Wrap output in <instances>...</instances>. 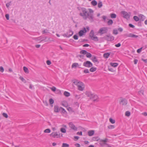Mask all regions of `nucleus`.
<instances>
[{
	"label": "nucleus",
	"instance_id": "nucleus-20",
	"mask_svg": "<svg viewBox=\"0 0 147 147\" xmlns=\"http://www.w3.org/2000/svg\"><path fill=\"white\" fill-rule=\"evenodd\" d=\"M62 104L63 106L65 107H67L68 106V104L66 101H63L62 102Z\"/></svg>",
	"mask_w": 147,
	"mask_h": 147
},
{
	"label": "nucleus",
	"instance_id": "nucleus-56",
	"mask_svg": "<svg viewBox=\"0 0 147 147\" xmlns=\"http://www.w3.org/2000/svg\"><path fill=\"white\" fill-rule=\"evenodd\" d=\"M46 63L48 65H50L51 63V61L49 60H47Z\"/></svg>",
	"mask_w": 147,
	"mask_h": 147
},
{
	"label": "nucleus",
	"instance_id": "nucleus-49",
	"mask_svg": "<svg viewBox=\"0 0 147 147\" xmlns=\"http://www.w3.org/2000/svg\"><path fill=\"white\" fill-rule=\"evenodd\" d=\"M113 34L116 35L118 34L117 30L116 29H114L113 31Z\"/></svg>",
	"mask_w": 147,
	"mask_h": 147
},
{
	"label": "nucleus",
	"instance_id": "nucleus-39",
	"mask_svg": "<svg viewBox=\"0 0 147 147\" xmlns=\"http://www.w3.org/2000/svg\"><path fill=\"white\" fill-rule=\"evenodd\" d=\"M20 79L22 80V82H24V83H26V80L23 77H22V76H20Z\"/></svg>",
	"mask_w": 147,
	"mask_h": 147
},
{
	"label": "nucleus",
	"instance_id": "nucleus-7",
	"mask_svg": "<svg viewBox=\"0 0 147 147\" xmlns=\"http://www.w3.org/2000/svg\"><path fill=\"white\" fill-rule=\"evenodd\" d=\"M50 136L53 138H60L61 137L60 134H58L57 132H53L50 134Z\"/></svg>",
	"mask_w": 147,
	"mask_h": 147
},
{
	"label": "nucleus",
	"instance_id": "nucleus-16",
	"mask_svg": "<svg viewBox=\"0 0 147 147\" xmlns=\"http://www.w3.org/2000/svg\"><path fill=\"white\" fill-rule=\"evenodd\" d=\"M100 138L97 136H95L92 137V141H98L100 140Z\"/></svg>",
	"mask_w": 147,
	"mask_h": 147
},
{
	"label": "nucleus",
	"instance_id": "nucleus-59",
	"mask_svg": "<svg viewBox=\"0 0 147 147\" xmlns=\"http://www.w3.org/2000/svg\"><path fill=\"white\" fill-rule=\"evenodd\" d=\"M142 49V47L140 49H138L137 51V53H140Z\"/></svg>",
	"mask_w": 147,
	"mask_h": 147
},
{
	"label": "nucleus",
	"instance_id": "nucleus-28",
	"mask_svg": "<svg viewBox=\"0 0 147 147\" xmlns=\"http://www.w3.org/2000/svg\"><path fill=\"white\" fill-rule=\"evenodd\" d=\"M64 95L66 97H68L70 95V94L69 92L65 91L64 93Z\"/></svg>",
	"mask_w": 147,
	"mask_h": 147
},
{
	"label": "nucleus",
	"instance_id": "nucleus-18",
	"mask_svg": "<svg viewBox=\"0 0 147 147\" xmlns=\"http://www.w3.org/2000/svg\"><path fill=\"white\" fill-rule=\"evenodd\" d=\"M98 96L96 94H95L94 95V96L93 98H92V99H93V101L94 102L98 101Z\"/></svg>",
	"mask_w": 147,
	"mask_h": 147
},
{
	"label": "nucleus",
	"instance_id": "nucleus-14",
	"mask_svg": "<svg viewBox=\"0 0 147 147\" xmlns=\"http://www.w3.org/2000/svg\"><path fill=\"white\" fill-rule=\"evenodd\" d=\"M54 112L55 113H58L60 109H59V106L57 105H55L54 107Z\"/></svg>",
	"mask_w": 147,
	"mask_h": 147
},
{
	"label": "nucleus",
	"instance_id": "nucleus-8",
	"mask_svg": "<svg viewBox=\"0 0 147 147\" xmlns=\"http://www.w3.org/2000/svg\"><path fill=\"white\" fill-rule=\"evenodd\" d=\"M83 65L87 67H91L92 66V63L89 61H87L83 63Z\"/></svg>",
	"mask_w": 147,
	"mask_h": 147
},
{
	"label": "nucleus",
	"instance_id": "nucleus-40",
	"mask_svg": "<svg viewBox=\"0 0 147 147\" xmlns=\"http://www.w3.org/2000/svg\"><path fill=\"white\" fill-rule=\"evenodd\" d=\"M75 96L77 99H79L81 97V95H80L75 94Z\"/></svg>",
	"mask_w": 147,
	"mask_h": 147
},
{
	"label": "nucleus",
	"instance_id": "nucleus-33",
	"mask_svg": "<svg viewBox=\"0 0 147 147\" xmlns=\"http://www.w3.org/2000/svg\"><path fill=\"white\" fill-rule=\"evenodd\" d=\"M60 131L62 133H65L66 132V130L64 128H61L60 129Z\"/></svg>",
	"mask_w": 147,
	"mask_h": 147
},
{
	"label": "nucleus",
	"instance_id": "nucleus-54",
	"mask_svg": "<svg viewBox=\"0 0 147 147\" xmlns=\"http://www.w3.org/2000/svg\"><path fill=\"white\" fill-rule=\"evenodd\" d=\"M42 38V37L40 36L39 37H37V38H35V39H36V41H38V40H41Z\"/></svg>",
	"mask_w": 147,
	"mask_h": 147
},
{
	"label": "nucleus",
	"instance_id": "nucleus-29",
	"mask_svg": "<svg viewBox=\"0 0 147 147\" xmlns=\"http://www.w3.org/2000/svg\"><path fill=\"white\" fill-rule=\"evenodd\" d=\"M91 4L93 6H95L97 4V2L95 0L92 1L91 2Z\"/></svg>",
	"mask_w": 147,
	"mask_h": 147
},
{
	"label": "nucleus",
	"instance_id": "nucleus-62",
	"mask_svg": "<svg viewBox=\"0 0 147 147\" xmlns=\"http://www.w3.org/2000/svg\"><path fill=\"white\" fill-rule=\"evenodd\" d=\"M129 27L133 28H134L135 27V26L134 25L131 24H129Z\"/></svg>",
	"mask_w": 147,
	"mask_h": 147
},
{
	"label": "nucleus",
	"instance_id": "nucleus-5",
	"mask_svg": "<svg viewBox=\"0 0 147 147\" xmlns=\"http://www.w3.org/2000/svg\"><path fill=\"white\" fill-rule=\"evenodd\" d=\"M104 38L108 41L113 40L114 39V37L110 34H108L104 37Z\"/></svg>",
	"mask_w": 147,
	"mask_h": 147
},
{
	"label": "nucleus",
	"instance_id": "nucleus-41",
	"mask_svg": "<svg viewBox=\"0 0 147 147\" xmlns=\"http://www.w3.org/2000/svg\"><path fill=\"white\" fill-rule=\"evenodd\" d=\"M59 109H61L62 110V113H67L66 111L62 107H61Z\"/></svg>",
	"mask_w": 147,
	"mask_h": 147
},
{
	"label": "nucleus",
	"instance_id": "nucleus-47",
	"mask_svg": "<svg viewBox=\"0 0 147 147\" xmlns=\"http://www.w3.org/2000/svg\"><path fill=\"white\" fill-rule=\"evenodd\" d=\"M96 70V68L94 67L91 68L90 69V71L91 72H92Z\"/></svg>",
	"mask_w": 147,
	"mask_h": 147
},
{
	"label": "nucleus",
	"instance_id": "nucleus-55",
	"mask_svg": "<svg viewBox=\"0 0 147 147\" xmlns=\"http://www.w3.org/2000/svg\"><path fill=\"white\" fill-rule=\"evenodd\" d=\"M75 40H77L78 39V36L76 35H75L73 37Z\"/></svg>",
	"mask_w": 147,
	"mask_h": 147
},
{
	"label": "nucleus",
	"instance_id": "nucleus-64",
	"mask_svg": "<svg viewBox=\"0 0 147 147\" xmlns=\"http://www.w3.org/2000/svg\"><path fill=\"white\" fill-rule=\"evenodd\" d=\"M77 134L82 136V131L77 132Z\"/></svg>",
	"mask_w": 147,
	"mask_h": 147
},
{
	"label": "nucleus",
	"instance_id": "nucleus-2",
	"mask_svg": "<svg viewBox=\"0 0 147 147\" xmlns=\"http://www.w3.org/2000/svg\"><path fill=\"white\" fill-rule=\"evenodd\" d=\"M73 82L75 84L77 85L78 90L80 91L83 90L84 87V84L82 82H79L76 80H73Z\"/></svg>",
	"mask_w": 147,
	"mask_h": 147
},
{
	"label": "nucleus",
	"instance_id": "nucleus-63",
	"mask_svg": "<svg viewBox=\"0 0 147 147\" xmlns=\"http://www.w3.org/2000/svg\"><path fill=\"white\" fill-rule=\"evenodd\" d=\"M121 46V44L120 43H118L117 44L115 45V46L116 47H119Z\"/></svg>",
	"mask_w": 147,
	"mask_h": 147
},
{
	"label": "nucleus",
	"instance_id": "nucleus-6",
	"mask_svg": "<svg viewBox=\"0 0 147 147\" xmlns=\"http://www.w3.org/2000/svg\"><path fill=\"white\" fill-rule=\"evenodd\" d=\"M80 53L84 55H86V57L88 58H90L92 57V55L89 53L87 52L85 50L81 51Z\"/></svg>",
	"mask_w": 147,
	"mask_h": 147
},
{
	"label": "nucleus",
	"instance_id": "nucleus-32",
	"mask_svg": "<svg viewBox=\"0 0 147 147\" xmlns=\"http://www.w3.org/2000/svg\"><path fill=\"white\" fill-rule=\"evenodd\" d=\"M110 55V54L109 53H105L104 54V56L105 58H107Z\"/></svg>",
	"mask_w": 147,
	"mask_h": 147
},
{
	"label": "nucleus",
	"instance_id": "nucleus-31",
	"mask_svg": "<svg viewBox=\"0 0 147 147\" xmlns=\"http://www.w3.org/2000/svg\"><path fill=\"white\" fill-rule=\"evenodd\" d=\"M110 16L112 18H115L116 17V15L115 13H111L110 15Z\"/></svg>",
	"mask_w": 147,
	"mask_h": 147
},
{
	"label": "nucleus",
	"instance_id": "nucleus-34",
	"mask_svg": "<svg viewBox=\"0 0 147 147\" xmlns=\"http://www.w3.org/2000/svg\"><path fill=\"white\" fill-rule=\"evenodd\" d=\"M113 21L111 20H109V21L107 22V24L108 25H111L113 23Z\"/></svg>",
	"mask_w": 147,
	"mask_h": 147
},
{
	"label": "nucleus",
	"instance_id": "nucleus-53",
	"mask_svg": "<svg viewBox=\"0 0 147 147\" xmlns=\"http://www.w3.org/2000/svg\"><path fill=\"white\" fill-rule=\"evenodd\" d=\"M50 89L52 91H53V92H55L56 91V88L54 86H53V87L51 88H50Z\"/></svg>",
	"mask_w": 147,
	"mask_h": 147
},
{
	"label": "nucleus",
	"instance_id": "nucleus-4",
	"mask_svg": "<svg viewBox=\"0 0 147 147\" xmlns=\"http://www.w3.org/2000/svg\"><path fill=\"white\" fill-rule=\"evenodd\" d=\"M108 30V28L107 27H103L100 29L98 33L102 35L107 33Z\"/></svg>",
	"mask_w": 147,
	"mask_h": 147
},
{
	"label": "nucleus",
	"instance_id": "nucleus-46",
	"mask_svg": "<svg viewBox=\"0 0 147 147\" xmlns=\"http://www.w3.org/2000/svg\"><path fill=\"white\" fill-rule=\"evenodd\" d=\"M107 127L109 129H113L115 128V126L113 125H110L108 126Z\"/></svg>",
	"mask_w": 147,
	"mask_h": 147
},
{
	"label": "nucleus",
	"instance_id": "nucleus-10",
	"mask_svg": "<svg viewBox=\"0 0 147 147\" xmlns=\"http://www.w3.org/2000/svg\"><path fill=\"white\" fill-rule=\"evenodd\" d=\"M108 139L107 138L105 139V140H100L99 141V144L101 146H103L104 144H106V142H107Z\"/></svg>",
	"mask_w": 147,
	"mask_h": 147
},
{
	"label": "nucleus",
	"instance_id": "nucleus-26",
	"mask_svg": "<svg viewBox=\"0 0 147 147\" xmlns=\"http://www.w3.org/2000/svg\"><path fill=\"white\" fill-rule=\"evenodd\" d=\"M111 65L114 67H117L118 65V63H110Z\"/></svg>",
	"mask_w": 147,
	"mask_h": 147
},
{
	"label": "nucleus",
	"instance_id": "nucleus-57",
	"mask_svg": "<svg viewBox=\"0 0 147 147\" xmlns=\"http://www.w3.org/2000/svg\"><path fill=\"white\" fill-rule=\"evenodd\" d=\"M5 17L8 20L9 19V14H6L5 15Z\"/></svg>",
	"mask_w": 147,
	"mask_h": 147
},
{
	"label": "nucleus",
	"instance_id": "nucleus-25",
	"mask_svg": "<svg viewBox=\"0 0 147 147\" xmlns=\"http://www.w3.org/2000/svg\"><path fill=\"white\" fill-rule=\"evenodd\" d=\"M91 39L95 41H98V38L97 36H94L93 37L91 38Z\"/></svg>",
	"mask_w": 147,
	"mask_h": 147
},
{
	"label": "nucleus",
	"instance_id": "nucleus-3",
	"mask_svg": "<svg viewBox=\"0 0 147 147\" xmlns=\"http://www.w3.org/2000/svg\"><path fill=\"white\" fill-rule=\"evenodd\" d=\"M121 13L123 15V17L127 20L129 19L131 13L130 12H127L125 11H123L121 12Z\"/></svg>",
	"mask_w": 147,
	"mask_h": 147
},
{
	"label": "nucleus",
	"instance_id": "nucleus-60",
	"mask_svg": "<svg viewBox=\"0 0 147 147\" xmlns=\"http://www.w3.org/2000/svg\"><path fill=\"white\" fill-rule=\"evenodd\" d=\"M8 71L9 73H13V70L11 68H9L8 69Z\"/></svg>",
	"mask_w": 147,
	"mask_h": 147
},
{
	"label": "nucleus",
	"instance_id": "nucleus-11",
	"mask_svg": "<svg viewBox=\"0 0 147 147\" xmlns=\"http://www.w3.org/2000/svg\"><path fill=\"white\" fill-rule=\"evenodd\" d=\"M86 96L89 97L90 99L93 98L95 94H92L91 92H86Z\"/></svg>",
	"mask_w": 147,
	"mask_h": 147
},
{
	"label": "nucleus",
	"instance_id": "nucleus-48",
	"mask_svg": "<svg viewBox=\"0 0 147 147\" xmlns=\"http://www.w3.org/2000/svg\"><path fill=\"white\" fill-rule=\"evenodd\" d=\"M138 94L140 95H141V94L143 95L144 94V91L143 90H140L138 92Z\"/></svg>",
	"mask_w": 147,
	"mask_h": 147
},
{
	"label": "nucleus",
	"instance_id": "nucleus-45",
	"mask_svg": "<svg viewBox=\"0 0 147 147\" xmlns=\"http://www.w3.org/2000/svg\"><path fill=\"white\" fill-rule=\"evenodd\" d=\"M130 113L129 111H127L125 113V115L127 117H129L130 115Z\"/></svg>",
	"mask_w": 147,
	"mask_h": 147
},
{
	"label": "nucleus",
	"instance_id": "nucleus-22",
	"mask_svg": "<svg viewBox=\"0 0 147 147\" xmlns=\"http://www.w3.org/2000/svg\"><path fill=\"white\" fill-rule=\"evenodd\" d=\"M86 32H84L83 31L81 30L79 32V34L80 36H81L83 35Z\"/></svg>",
	"mask_w": 147,
	"mask_h": 147
},
{
	"label": "nucleus",
	"instance_id": "nucleus-21",
	"mask_svg": "<svg viewBox=\"0 0 147 147\" xmlns=\"http://www.w3.org/2000/svg\"><path fill=\"white\" fill-rule=\"evenodd\" d=\"M94 36V32L93 30H92L90 31V34H89V36L91 38L93 37Z\"/></svg>",
	"mask_w": 147,
	"mask_h": 147
},
{
	"label": "nucleus",
	"instance_id": "nucleus-9",
	"mask_svg": "<svg viewBox=\"0 0 147 147\" xmlns=\"http://www.w3.org/2000/svg\"><path fill=\"white\" fill-rule=\"evenodd\" d=\"M121 100L119 102V104L122 105H126L127 103V101L125 99L121 98Z\"/></svg>",
	"mask_w": 147,
	"mask_h": 147
},
{
	"label": "nucleus",
	"instance_id": "nucleus-61",
	"mask_svg": "<svg viewBox=\"0 0 147 147\" xmlns=\"http://www.w3.org/2000/svg\"><path fill=\"white\" fill-rule=\"evenodd\" d=\"M84 72L86 73H88L89 71L88 69H86L84 70Z\"/></svg>",
	"mask_w": 147,
	"mask_h": 147
},
{
	"label": "nucleus",
	"instance_id": "nucleus-38",
	"mask_svg": "<svg viewBox=\"0 0 147 147\" xmlns=\"http://www.w3.org/2000/svg\"><path fill=\"white\" fill-rule=\"evenodd\" d=\"M134 20L136 22H138L139 20V18L137 16H135L133 17Z\"/></svg>",
	"mask_w": 147,
	"mask_h": 147
},
{
	"label": "nucleus",
	"instance_id": "nucleus-37",
	"mask_svg": "<svg viewBox=\"0 0 147 147\" xmlns=\"http://www.w3.org/2000/svg\"><path fill=\"white\" fill-rule=\"evenodd\" d=\"M69 145L67 144L63 143L62 144V147H69Z\"/></svg>",
	"mask_w": 147,
	"mask_h": 147
},
{
	"label": "nucleus",
	"instance_id": "nucleus-30",
	"mask_svg": "<svg viewBox=\"0 0 147 147\" xmlns=\"http://www.w3.org/2000/svg\"><path fill=\"white\" fill-rule=\"evenodd\" d=\"M102 5V3L101 1H99L98 3V7L99 8H101Z\"/></svg>",
	"mask_w": 147,
	"mask_h": 147
},
{
	"label": "nucleus",
	"instance_id": "nucleus-43",
	"mask_svg": "<svg viewBox=\"0 0 147 147\" xmlns=\"http://www.w3.org/2000/svg\"><path fill=\"white\" fill-rule=\"evenodd\" d=\"M133 34L130 33L129 34H125V36L128 37H133Z\"/></svg>",
	"mask_w": 147,
	"mask_h": 147
},
{
	"label": "nucleus",
	"instance_id": "nucleus-35",
	"mask_svg": "<svg viewBox=\"0 0 147 147\" xmlns=\"http://www.w3.org/2000/svg\"><path fill=\"white\" fill-rule=\"evenodd\" d=\"M109 121L112 123L113 124L115 123V121L112 118H110L109 119Z\"/></svg>",
	"mask_w": 147,
	"mask_h": 147
},
{
	"label": "nucleus",
	"instance_id": "nucleus-42",
	"mask_svg": "<svg viewBox=\"0 0 147 147\" xmlns=\"http://www.w3.org/2000/svg\"><path fill=\"white\" fill-rule=\"evenodd\" d=\"M11 2L10 1L6 4V5L7 8H8L9 6L11 5Z\"/></svg>",
	"mask_w": 147,
	"mask_h": 147
},
{
	"label": "nucleus",
	"instance_id": "nucleus-17",
	"mask_svg": "<svg viewBox=\"0 0 147 147\" xmlns=\"http://www.w3.org/2000/svg\"><path fill=\"white\" fill-rule=\"evenodd\" d=\"M91 59L94 63L98 62L97 59L95 56H93L91 58Z\"/></svg>",
	"mask_w": 147,
	"mask_h": 147
},
{
	"label": "nucleus",
	"instance_id": "nucleus-27",
	"mask_svg": "<svg viewBox=\"0 0 147 147\" xmlns=\"http://www.w3.org/2000/svg\"><path fill=\"white\" fill-rule=\"evenodd\" d=\"M23 69L24 71V72L26 73H29V71H28V68L26 67H23Z\"/></svg>",
	"mask_w": 147,
	"mask_h": 147
},
{
	"label": "nucleus",
	"instance_id": "nucleus-1",
	"mask_svg": "<svg viewBox=\"0 0 147 147\" xmlns=\"http://www.w3.org/2000/svg\"><path fill=\"white\" fill-rule=\"evenodd\" d=\"M78 10L80 11L79 15L82 16L83 19L86 20L88 19L91 22L94 21V11L91 9H88L89 11L84 7H78Z\"/></svg>",
	"mask_w": 147,
	"mask_h": 147
},
{
	"label": "nucleus",
	"instance_id": "nucleus-50",
	"mask_svg": "<svg viewBox=\"0 0 147 147\" xmlns=\"http://www.w3.org/2000/svg\"><path fill=\"white\" fill-rule=\"evenodd\" d=\"M3 116L6 118H7L8 117V115L7 114L5 113H2Z\"/></svg>",
	"mask_w": 147,
	"mask_h": 147
},
{
	"label": "nucleus",
	"instance_id": "nucleus-58",
	"mask_svg": "<svg viewBox=\"0 0 147 147\" xmlns=\"http://www.w3.org/2000/svg\"><path fill=\"white\" fill-rule=\"evenodd\" d=\"M42 38L40 42L45 40L47 38V37L46 36L45 37H42Z\"/></svg>",
	"mask_w": 147,
	"mask_h": 147
},
{
	"label": "nucleus",
	"instance_id": "nucleus-24",
	"mask_svg": "<svg viewBox=\"0 0 147 147\" xmlns=\"http://www.w3.org/2000/svg\"><path fill=\"white\" fill-rule=\"evenodd\" d=\"M67 110L71 113H74V111L73 109L70 107H69L67 109Z\"/></svg>",
	"mask_w": 147,
	"mask_h": 147
},
{
	"label": "nucleus",
	"instance_id": "nucleus-12",
	"mask_svg": "<svg viewBox=\"0 0 147 147\" xmlns=\"http://www.w3.org/2000/svg\"><path fill=\"white\" fill-rule=\"evenodd\" d=\"M69 127L75 131L77 130V128L75 127L74 125L72 122H70L69 123Z\"/></svg>",
	"mask_w": 147,
	"mask_h": 147
},
{
	"label": "nucleus",
	"instance_id": "nucleus-51",
	"mask_svg": "<svg viewBox=\"0 0 147 147\" xmlns=\"http://www.w3.org/2000/svg\"><path fill=\"white\" fill-rule=\"evenodd\" d=\"M50 103L51 104H52L54 102V101L53 99L52 98H51L49 100Z\"/></svg>",
	"mask_w": 147,
	"mask_h": 147
},
{
	"label": "nucleus",
	"instance_id": "nucleus-19",
	"mask_svg": "<svg viewBox=\"0 0 147 147\" xmlns=\"http://www.w3.org/2000/svg\"><path fill=\"white\" fill-rule=\"evenodd\" d=\"M79 65L77 63H74L72 64L71 67L72 68H76Z\"/></svg>",
	"mask_w": 147,
	"mask_h": 147
},
{
	"label": "nucleus",
	"instance_id": "nucleus-52",
	"mask_svg": "<svg viewBox=\"0 0 147 147\" xmlns=\"http://www.w3.org/2000/svg\"><path fill=\"white\" fill-rule=\"evenodd\" d=\"M4 71V69L3 67L2 66L0 67V71L1 73H3V72Z\"/></svg>",
	"mask_w": 147,
	"mask_h": 147
},
{
	"label": "nucleus",
	"instance_id": "nucleus-13",
	"mask_svg": "<svg viewBox=\"0 0 147 147\" xmlns=\"http://www.w3.org/2000/svg\"><path fill=\"white\" fill-rule=\"evenodd\" d=\"M69 32L71 33V34H68V33L64 34L63 36H66L67 37H69L71 36L73 34V32L71 30H69Z\"/></svg>",
	"mask_w": 147,
	"mask_h": 147
},
{
	"label": "nucleus",
	"instance_id": "nucleus-23",
	"mask_svg": "<svg viewBox=\"0 0 147 147\" xmlns=\"http://www.w3.org/2000/svg\"><path fill=\"white\" fill-rule=\"evenodd\" d=\"M42 33L43 34H47V33H49V30H48L45 29L42 31Z\"/></svg>",
	"mask_w": 147,
	"mask_h": 147
},
{
	"label": "nucleus",
	"instance_id": "nucleus-15",
	"mask_svg": "<svg viewBox=\"0 0 147 147\" xmlns=\"http://www.w3.org/2000/svg\"><path fill=\"white\" fill-rule=\"evenodd\" d=\"M94 133V131L93 130H91L89 131L88 132V134L89 136H91L93 135Z\"/></svg>",
	"mask_w": 147,
	"mask_h": 147
},
{
	"label": "nucleus",
	"instance_id": "nucleus-44",
	"mask_svg": "<svg viewBox=\"0 0 147 147\" xmlns=\"http://www.w3.org/2000/svg\"><path fill=\"white\" fill-rule=\"evenodd\" d=\"M139 17L143 20L145 19V17L142 14H140L139 16Z\"/></svg>",
	"mask_w": 147,
	"mask_h": 147
},
{
	"label": "nucleus",
	"instance_id": "nucleus-36",
	"mask_svg": "<svg viewBox=\"0 0 147 147\" xmlns=\"http://www.w3.org/2000/svg\"><path fill=\"white\" fill-rule=\"evenodd\" d=\"M51 130L49 129H47L44 131V132L45 133H49L51 132Z\"/></svg>",
	"mask_w": 147,
	"mask_h": 147
}]
</instances>
